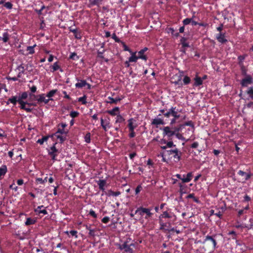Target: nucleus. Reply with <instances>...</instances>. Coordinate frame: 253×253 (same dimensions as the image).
I'll return each instance as SVG.
<instances>
[{"label": "nucleus", "instance_id": "f257e3e1", "mask_svg": "<svg viewBox=\"0 0 253 253\" xmlns=\"http://www.w3.org/2000/svg\"><path fill=\"white\" fill-rule=\"evenodd\" d=\"M183 128L182 124H179L176 126L170 127L169 126H165L163 129V135L167 136L170 139L175 134L180 133Z\"/></svg>", "mask_w": 253, "mask_h": 253}, {"label": "nucleus", "instance_id": "f03ea898", "mask_svg": "<svg viewBox=\"0 0 253 253\" xmlns=\"http://www.w3.org/2000/svg\"><path fill=\"white\" fill-rule=\"evenodd\" d=\"M151 211V209L150 208L140 207L135 211V214H138L141 217L144 218L145 219H148L152 217L153 215V213H152Z\"/></svg>", "mask_w": 253, "mask_h": 253}, {"label": "nucleus", "instance_id": "7ed1b4c3", "mask_svg": "<svg viewBox=\"0 0 253 253\" xmlns=\"http://www.w3.org/2000/svg\"><path fill=\"white\" fill-rule=\"evenodd\" d=\"M28 97V93L27 92L24 91L22 93L21 95L18 98V103L20 105L19 108L21 110H23L28 113H31L32 112L33 109L27 107L26 106V103L24 101L23 99H26Z\"/></svg>", "mask_w": 253, "mask_h": 253}, {"label": "nucleus", "instance_id": "20e7f679", "mask_svg": "<svg viewBox=\"0 0 253 253\" xmlns=\"http://www.w3.org/2000/svg\"><path fill=\"white\" fill-rule=\"evenodd\" d=\"M173 215V213L168 211H166L163 212L162 214H161L159 216V223L160 225V229L162 230L165 228V227H167V223H165L163 220V218H170L172 217V215Z\"/></svg>", "mask_w": 253, "mask_h": 253}, {"label": "nucleus", "instance_id": "39448f33", "mask_svg": "<svg viewBox=\"0 0 253 253\" xmlns=\"http://www.w3.org/2000/svg\"><path fill=\"white\" fill-rule=\"evenodd\" d=\"M131 247H134L135 244L131 243L128 244V240L125 241L122 244L118 245V248L121 251L124 250V252L126 253H134V251Z\"/></svg>", "mask_w": 253, "mask_h": 253}, {"label": "nucleus", "instance_id": "423d86ee", "mask_svg": "<svg viewBox=\"0 0 253 253\" xmlns=\"http://www.w3.org/2000/svg\"><path fill=\"white\" fill-rule=\"evenodd\" d=\"M216 235H214L213 236L207 235L205 237V239L203 242V244H206L207 242H210L211 243V245H208V247L209 250H211L212 251H213L216 248L217 242L215 239L213 238V237H214Z\"/></svg>", "mask_w": 253, "mask_h": 253}, {"label": "nucleus", "instance_id": "0eeeda50", "mask_svg": "<svg viewBox=\"0 0 253 253\" xmlns=\"http://www.w3.org/2000/svg\"><path fill=\"white\" fill-rule=\"evenodd\" d=\"M134 122L135 120L133 118H130L128 120V127L129 129V137L130 138H133L135 136V132H134V129L137 127V125L136 124H134Z\"/></svg>", "mask_w": 253, "mask_h": 253}, {"label": "nucleus", "instance_id": "6e6552de", "mask_svg": "<svg viewBox=\"0 0 253 253\" xmlns=\"http://www.w3.org/2000/svg\"><path fill=\"white\" fill-rule=\"evenodd\" d=\"M56 144V143H54L53 145L50 148V149L48 151V155L51 157L52 160L54 161L57 160L56 157L58 154L59 153L58 150L55 147V145Z\"/></svg>", "mask_w": 253, "mask_h": 253}, {"label": "nucleus", "instance_id": "1a4fd4ad", "mask_svg": "<svg viewBox=\"0 0 253 253\" xmlns=\"http://www.w3.org/2000/svg\"><path fill=\"white\" fill-rule=\"evenodd\" d=\"M253 83V79L251 75L247 76L243 78L240 82V84L242 87H247L249 84Z\"/></svg>", "mask_w": 253, "mask_h": 253}, {"label": "nucleus", "instance_id": "9d476101", "mask_svg": "<svg viewBox=\"0 0 253 253\" xmlns=\"http://www.w3.org/2000/svg\"><path fill=\"white\" fill-rule=\"evenodd\" d=\"M215 39L221 44L226 43L228 42L225 33L223 32H219L216 34L215 35Z\"/></svg>", "mask_w": 253, "mask_h": 253}, {"label": "nucleus", "instance_id": "9b49d317", "mask_svg": "<svg viewBox=\"0 0 253 253\" xmlns=\"http://www.w3.org/2000/svg\"><path fill=\"white\" fill-rule=\"evenodd\" d=\"M70 32L73 33L76 39L80 40L82 39V35L81 31H78L77 29L73 28L72 27L69 28Z\"/></svg>", "mask_w": 253, "mask_h": 253}, {"label": "nucleus", "instance_id": "f8f14e48", "mask_svg": "<svg viewBox=\"0 0 253 253\" xmlns=\"http://www.w3.org/2000/svg\"><path fill=\"white\" fill-rule=\"evenodd\" d=\"M10 37L11 36L7 32V30H5L2 34V37L0 36V41H2L4 43L8 42Z\"/></svg>", "mask_w": 253, "mask_h": 253}, {"label": "nucleus", "instance_id": "ddd939ff", "mask_svg": "<svg viewBox=\"0 0 253 253\" xmlns=\"http://www.w3.org/2000/svg\"><path fill=\"white\" fill-rule=\"evenodd\" d=\"M238 174L242 176H244L245 181L248 180L252 175L251 173H246L242 170H239L238 171Z\"/></svg>", "mask_w": 253, "mask_h": 253}, {"label": "nucleus", "instance_id": "4468645a", "mask_svg": "<svg viewBox=\"0 0 253 253\" xmlns=\"http://www.w3.org/2000/svg\"><path fill=\"white\" fill-rule=\"evenodd\" d=\"M173 154H174L173 158L175 162H179L181 160L182 153L178 150V149L175 148V151Z\"/></svg>", "mask_w": 253, "mask_h": 253}, {"label": "nucleus", "instance_id": "2eb2a0df", "mask_svg": "<svg viewBox=\"0 0 253 253\" xmlns=\"http://www.w3.org/2000/svg\"><path fill=\"white\" fill-rule=\"evenodd\" d=\"M151 124L152 125L158 126L160 125H165V123L163 119H162L161 118H157L154 119L152 120Z\"/></svg>", "mask_w": 253, "mask_h": 253}, {"label": "nucleus", "instance_id": "dca6fc26", "mask_svg": "<svg viewBox=\"0 0 253 253\" xmlns=\"http://www.w3.org/2000/svg\"><path fill=\"white\" fill-rule=\"evenodd\" d=\"M76 80L79 82L80 81V82H78L75 84V87L78 88H82L83 87L86 86V84H87V82L85 80H80L78 78H77Z\"/></svg>", "mask_w": 253, "mask_h": 253}, {"label": "nucleus", "instance_id": "f3484780", "mask_svg": "<svg viewBox=\"0 0 253 253\" xmlns=\"http://www.w3.org/2000/svg\"><path fill=\"white\" fill-rule=\"evenodd\" d=\"M183 178H182V183H187L190 182L193 177V173L192 172H188L185 177V175H183Z\"/></svg>", "mask_w": 253, "mask_h": 253}, {"label": "nucleus", "instance_id": "a211bd4d", "mask_svg": "<svg viewBox=\"0 0 253 253\" xmlns=\"http://www.w3.org/2000/svg\"><path fill=\"white\" fill-rule=\"evenodd\" d=\"M194 83L193 85L195 86H199L203 84V82L201 77H199L197 75H196L194 78Z\"/></svg>", "mask_w": 253, "mask_h": 253}, {"label": "nucleus", "instance_id": "6ab92c4d", "mask_svg": "<svg viewBox=\"0 0 253 253\" xmlns=\"http://www.w3.org/2000/svg\"><path fill=\"white\" fill-rule=\"evenodd\" d=\"M120 108L118 107H115L113 109L108 110L107 111L108 113L111 116H115L118 115V114H119Z\"/></svg>", "mask_w": 253, "mask_h": 253}, {"label": "nucleus", "instance_id": "aec40b11", "mask_svg": "<svg viewBox=\"0 0 253 253\" xmlns=\"http://www.w3.org/2000/svg\"><path fill=\"white\" fill-rule=\"evenodd\" d=\"M105 50L103 49L102 51L98 50L97 52V58H101L104 60L105 62H108L109 61V59L107 58H105L103 56V53L105 52Z\"/></svg>", "mask_w": 253, "mask_h": 253}, {"label": "nucleus", "instance_id": "412c9836", "mask_svg": "<svg viewBox=\"0 0 253 253\" xmlns=\"http://www.w3.org/2000/svg\"><path fill=\"white\" fill-rule=\"evenodd\" d=\"M131 54V56L128 58V60L130 62H136L137 60L139 59L138 56L136 55V52H132L130 53Z\"/></svg>", "mask_w": 253, "mask_h": 253}, {"label": "nucleus", "instance_id": "4be33fe9", "mask_svg": "<svg viewBox=\"0 0 253 253\" xmlns=\"http://www.w3.org/2000/svg\"><path fill=\"white\" fill-rule=\"evenodd\" d=\"M88 2L87 6L88 7L90 8L93 6H98V0H86Z\"/></svg>", "mask_w": 253, "mask_h": 253}, {"label": "nucleus", "instance_id": "5701e85b", "mask_svg": "<svg viewBox=\"0 0 253 253\" xmlns=\"http://www.w3.org/2000/svg\"><path fill=\"white\" fill-rule=\"evenodd\" d=\"M171 114V116L173 117V118L177 120L180 117V115L178 113L176 109V107H173V110H171L170 112Z\"/></svg>", "mask_w": 253, "mask_h": 253}, {"label": "nucleus", "instance_id": "b1692460", "mask_svg": "<svg viewBox=\"0 0 253 253\" xmlns=\"http://www.w3.org/2000/svg\"><path fill=\"white\" fill-rule=\"evenodd\" d=\"M9 102L12 103L13 105H16L17 102H18V99L17 96H12L11 97L9 98L8 99L6 104L8 105Z\"/></svg>", "mask_w": 253, "mask_h": 253}, {"label": "nucleus", "instance_id": "393cba45", "mask_svg": "<svg viewBox=\"0 0 253 253\" xmlns=\"http://www.w3.org/2000/svg\"><path fill=\"white\" fill-rule=\"evenodd\" d=\"M7 171V168L6 165H2L0 167V177L4 176Z\"/></svg>", "mask_w": 253, "mask_h": 253}, {"label": "nucleus", "instance_id": "a878e982", "mask_svg": "<svg viewBox=\"0 0 253 253\" xmlns=\"http://www.w3.org/2000/svg\"><path fill=\"white\" fill-rule=\"evenodd\" d=\"M46 95L44 93H42L38 95L37 102L39 104L43 103Z\"/></svg>", "mask_w": 253, "mask_h": 253}, {"label": "nucleus", "instance_id": "bb28decb", "mask_svg": "<svg viewBox=\"0 0 253 253\" xmlns=\"http://www.w3.org/2000/svg\"><path fill=\"white\" fill-rule=\"evenodd\" d=\"M105 194L108 196H118L121 194V192L120 191L114 192L112 190H109L107 193H105Z\"/></svg>", "mask_w": 253, "mask_h": 253}, {"label": "nucleus", "instance_id": "cd10ccee", "mask_svg": "<svg viewBox=\"0 0 253 253\" xmlns=\"http://www.w3.org/2000/svg\"><path fill=\"white\" fill-rule=\"evenodd\" d=\"M240 67V70L241 72V75L244 76H249L250 75L247 74V69L245 67L244 65H242L239 66Z\"/></svg>", "mask_w": 253, "mask_h": 253}, {"label": "nucleus", "instance_id": "c85d7f7f", "mask_svg": "<svg viewBox=\"0 0 253 253\" xmlns=\"http://www.w3.org/2000/svg\"><path fill=\"white\" fill-rule=\"evenodd\" d=\"M52 69V72L56 71L58 70H60L61 72H63V70L61 69L60 65L58 64V62H55L53 65L51 66Z\"/></svg>", "mask_w": 253, "mask_h": 253}, {"label": "nucleus", "instance_id": "c756f323", "mask_svg": "<svg viewBox=\"0 0 253 253\" xmlns=\"http://www.w3.org/2000/svg\"><path fill=\"white\" fill-rule=\"evenodd\" d=\"M108 99L110 100L108 102L110 104H117L118 102L121 101L122 99V98L119 97L113 98L111 97H108Z\"/></svg>", "mask_w": 253, "mask_h": 253}, {"label": "nucleus", "instance_id": "7c9ffc66", "mask_svg": "<svg viewBox=\"0 0 253 253\" xmlns=\"http://www.w3.org/2000/svg\"><path fill=\"white\" fill-rule=\"evenodd\" d=\"M247 56V55L246 54H244L240 55L238 57V64L239 66L244 65L243 61L245 59Z\"/></svg>", "mask_w": 253, "mask_h": 253}, {"label": "nucleus", "instance_id": "2f4dec72", "mask_svg": "<svg viewBox=\"0 0 253 253\" xmlns=\"http://www.w3.org/2000/svg\"><path fill=\"white\" fill-rule=\"evenodd\" d=\"M137 56L139 59H141L145 61H146L147 60V57L145 55H144V52L141 50L138 51Z\"/></svg>", "mask_w": 253, "mask_h": 253}, {"label": "nucleus", "instance_id": "473e14b6", "mask_svg": "<svg viewBox=\"0 0 253 253\" xmlns=\"http://www.w3.org/2000/svg\"><path fill=\"white\" fill-rule=\"evenodd\" d=\"M57 92V89H52L47 92L46 94V97L50 98H52V97L55 95V94Z\"/></svg>", "mask_w": 253, "mask_h": 253}, {"label": "nucleus", "instance_id": "72a5a7b5", "mask_svg": "<svg viewBox=\"0 0 253 253\" xmlns=\"http://www.w3.org/2000/svg\"><path fill=\"white\" fill-rule=\"evenodd\" d=\"M244 228L248 229H251L253 228V219L250 218L249 220V223L244 224Z\"/></svg>", "mask_w": 253, "mask_h": 253}, {"label": "nucleus", "instance_id": "f704fd0d", "mask_svg": "<svg viewBox=\"0 0 253 253\" xmlns=\"http://www.w3.org/2000/svg\"><path fill=\"white\" fill-rule=\"evenodd\" d=\"M36 222V220L34 219L31 218V217H28L26 219V221L25 222L26 225H30L35 224Z\"/></svg>", "mask_w": 253, "mask_h": 253}, {"label": "nucleus", "instance_id": "c9c22d12", "mask_svg": "<svg viewBox=\"0 0 253 253\" xmlns=\"http://www.w3.org/2000/svg\"><path fill=\"white\" fill-rule=\"evenodd\" d=\"M49 138L48 136H42L41 139H39L37 141V143H39L40 145H42L43 144L44 141H46Z\"/></svg>", "mask_w": 253, "mask_h": 253}, {"label": "nucleus", "instance_id": "e433bc0d", "mask_svg": "<svg viewBox=\"0 0 253 253\" xmlns=\"http://www.w3.org/2000/svg\"><path fill=\"white\" fill-rule=\"evenodd\" d=\"M125 119L120 115H118L116 117L115 123H122L125 121Z\"/></svg>", "mask_w": 253, "mask_h": 253}, {"label": "nucleus", "instance_id": "4c0bfd02", "mask_svg": "<svg viewBox=\"0 0 253 253\" xmlns=\"http://www.w3.org/2000/svg\"><path fill=\"white\" fill-rule=\"evenodd\" d=\"M168 139H169L168 138ZM169 141H168L167 142V147L168 148H172V147H175L176 145L174 144L173 141L171 140V137L170 138V139H169Z\"/></svg>", "mask_w": 253, "mask_h": 253}, {"label": "nucleus", "instance_id": "58836bf2", "mask_svg": "<svg viewBox=\"0 0 253 253\" xmlns=\"http://www.w3.org/2000/svg\"><path fill=\"white\" fill-rule=\"evenodd\" d=\"M86 99V96L84 95L83 97L78 98V101L81 102L82 104L85 105L87 103Z\"/></svg>", "mask_w": 253, "mask_h": 253}, {"label": "nucleus", "instance_id": "ea45409f", "mask_svg": "<svg viewBox=\"0 0 253 253\" xmlns=\"http://www.w3.org/2000/svg\"><path fill=\"white\" fill-rule=\"evenodd\" d=\"M36 46V44H34L33 46H27V50L29 51V54H33L35 53L34 47Z\"/></svg>", "mask_w": 253, "mask_h": 253}, {"label": "nucleus", "instance_id": "a19ab883", "mask_svg": "<svg viewBox=\"0 0 253 253\" xmlns=\"http://www.w3.org/2000/svg\"><path fill=\"white\" fill-rule=\"evenodd\" d=\"M182 125L183 126V128H184L185 126H190L192 127L193 129H194V125L191 121L186 122L182 124Z\"/></svg>", "mask_w": 253, "mask_h": 253}, {"label": "nucleus", "instance_id": "79ce46f5", "mask_svg": "<svg viewBox=\"0 0 253 253\" xmlns=\"http://www.w3.org/2000/svg\"><path fill=\"white\" fill-rule=\"evenodd\" d=\"M247 93L249 95L250 97L253 100V86L248 88L247 91Z\"/></svg>", "mask_w": 253, "mask_h": 253}, {"label": "nucleus", "instance_id": "37998d69", "mask_svg": "<svg viewBox=\"0 0 253 253\" xmlns=\"http://www.w3.org/2000/svg\"><path fill=\"white\" fill-rule=\"evenodd\" d=\"M80 113L78 111H72L70 113V116L72 117L73 119L78 117Z\"/></svg>", "mask_w": 253, "mask_h": 253}, {"label": "nucleus", "instance_id": "c03bdc74", "mask_svg": "<svg viewBox=\"0 0 253 253\" xmlns=\"http://www.w3.org/2000/svg\"><path fill=\"white\" fill-rule=\"evenodd\" d=\"M68 132V130H67L66 131L63 128H58L56 132L55 133V134H57V133H60L61 134H65L66 135Z\"/></svg>", "mask_w": 253, "mask_h": 253}, {"label": "nucleus", "instance_id": "a18cd8bd", "mask_svg": "<svg viewBox=\"0 0 253 253\" xmlns=\"http://www.w3.org/2000/svg\"><path fill=\"white\" fill-rule=\"evenodd\" d=\"M173 107H171L168 111L165 112L164 114V116L167 118H169L170 116H171V114L170 113L171 110H173Z\"/></svg>", "mask_w": 253, "mask_h": 253}, {"label": "nucleus", "instance_id": "49530a36", "mask_svg": "<svg viewBox=\"0 0 253 253\" xmlns=\"http://www.w3.org/2000/svg\"><path fill=\"white\" fill-rule=\"evenodd\" d=\"M16 70H18L19 71V72H20V73H23V74H24L25 71L24 66L23 64H21L20 65L18 66V67L16 68Z\"/></svg>", "mask_w": 253, "mask_h": 253}, {"label": "nucleus", "instance_id": "de8ad7c7", "mask_svg": "<svg viewBox=\"0 0 253 253\" xmlns=\"http://www.w3.org/2000/svg\"><path fill=\"white\" fill-rule=\"evenodd\" d=\"M98 186H105L106 184V180L105 179H99L97 181Z\"/></svg>", "mask_w": 253, "mask_h": 253}, {"label": "nucleus", "instance_id": "09e8293b", "mask_svg": "<svg viewBox=\"0 0 253 253\" xmlns=\"http://www.w3.org/2000/svg\"><path fill=\"white\" fill-rule=\"evenodd\" d=\"M183 82L185 85H187L190 83L191 79L188 76H185L183 79Z\"/></svg>", "mask_w": 253, "mask_h": 253}, {"label": "nucleus", "instance_id": "8fccbe9b", "mask_svg": "<svg viewBox=\"0 0 253 253\" xmlns=\"http://www.w3.org/2000/svg\"><path fill=\"white\" fill-rule=\"evenodd\" d=\"M90 136L91 134L90 132L86 133L84 136L85 141L87 143H89L90 142Z\"/></svg>", "mask_w": 253, "mask_h": 253}, {"label": "nucleus", "instance_id": "3c124183", "mask_svg": "<svg viewBox=\"0 0 253 253\" xmlns=\"http://www.w3.org/2000/svg\"><path fill=\"white\" fill-rule=\"evenodd\" d=\"M124 47V51H128L129 53H131V50L128 47V46L126 45V44L124 42H121Z\"/></svg>", "mask_w": 253, "mask_h": 253}, {"label": "nucleus", "instance_id": "603ef678", "mask_svg": "<svg viewBox=\"0 0 253 253\" xmlns=\"http://www.w3.org/2000/svg\"><path fill=\"white\" fill-rule=\"evenodd\" d=\"M69 58L75 60L79 59V57L77 56V54L75 52H73L70 54Z\"/></svg>", "mask_w": 253, "mask_h": 253}, {"label": "nucleus", "instance_id": "864d4df0", "mask_svg": "<svg viewBox=\"0 0 253 253\" xmlns=\"http://www.w3.org/2000/svg\"><path fill=\"white\" fill-rule=\"evenodd\" d=\"M192 21V18H185L182 21V23L184 26L187 25L191 23Z\"/></svg>", "mask_w": 253, "mask_h": 253}, {"label": "nucleus", "instance_id": "5fc2aeb1", "mask_svg": "<svg viewBox=\"0 0 253 253\" xmlns=\"http://www.w3.org/2000/svg\"><path fill=\"white\" fill-rule=\"evenodd\" d=\"M3 5L8 9H12L13 6V4L10 2H5Z\"/></svg>", "mask_w": 253, "mask_h": 253}, {"label": "nucleus", "instance_id": "6e6d98bb", "mask_svg": "<svg viewBox=\"0 0 253 253\" xmlns=\"http://www.w3.org/2000/svg\"><path fill=\"white\" fill-rule=\"evenodd\" d=\"M112 38L114 39L116 42L121 43L122 42L119 39V38L116 36V35L115 33H114L112 35Z\"/></svg>", "mask_w": 253, "mask_h": 253}, {"label": "nucleus", "instance_id": "4d7b16f0", "mask_svg": "<svg viewBox=\"0 0 253 253\" xmlns=\"http://www.w3.org/2000/svg\"><path fill=\"white\" fill-rule=\"evenodd\" d=\"M29 96L30 97V99L32 101H33V100L37 101L38 95H35L34 93H29Z\"/></svg>", "mask_w": 253, "mask_h": 253}, {"label": "nucleus", "instance_id": "13d9d810", "mask_svg": "<svg viewBox=\"0 0 253 253\" xmlns=\"http://www.w3.org/2000/svg\"><path fill=\"white\" fill-rule=\"evenodd\" d=\"M181 77H179V79L176 81H174L173 82V84H175V85H178L179 87H181L182 86V83L181 82Z\"/></svg>", "mask_w": 253, "mask_h": 253}, {"label": "nucleus", "instance_id": "bf43d9fd", "mask_svg": "<svg viewBox=\"0 0 253 253\" xmlns=\"http://www.w3.org/2000/svg\"><path fill=\"white\" fill-rule=\"evenodd\" d=\"M142 187L141 185H138L136 187L135 190V194H136V195L138 194L140 192V191L142 190Z\"/></svg>", "mask_w": 253, "mask_h": 253}, {"label": "nucleus", "instance_id": "052dcab7", "mask_svg": "<svg viewBox=\"0 0 253 253\" xmlns=\"http://www.w3.org/2000/svg\"><path fill=\"white\" fill-rule=\"evenodd\" d=\"M247 212L244 209L240 210L238 211V216L240 217L242 214L246 213Z\"/></svg>", "mask_w": 253, "mask_h": 253}, {"label": "nucleus", "instance_id": "680f3d73", "mask_svg": "<svg viewBox=\"0 0 253 253\" xmlns=\"http://www.w3.org/2000/svg\"><path fill=\"white\" fill-rule=\"evenodd\" d=\"M89 214L94 218L97 217V214L93 210H90L89 212Z\"/></svg>", "mask_w": 253, "mask_h": 253}, {"label": "nucleus", "instance_id": "e2e57ef3", "mask_svg": "<svg viewBox=\"0 0 253 253\" xmlns=\"http://www.w3.org/2000/svg\"><path fill=\"white\" fill-rule=\"evenodd\" d=\"M56 137L58 139L60 140L61 143H62L66 139L65 137H64L63 136L60 135H56Z\"/></svg>", "mask_w": 253, "mask_h": 253}, {"label": "nucleus", "instance_id": "0e129e2a", "mask_svg": "<svg viewBox=\"0 0 253 253\" xmlns=\"http://www.w3.org/2000/svg\"><path fill=\"white\" fill-rule=\"evenodd\" d=\"M70 233L72 236H75L76 238H78V232L76 230H71Z\"/></svg>", "mask_w": 253, "mask_h": 253}, {"label": "nucleus", "instance_id": "69168bd1", "mask_svg": "<svg viewBox=\"0 0 253 253\" xmlns=\"http://www.w3.org/2000/svg\"><path fill=\"white\" fill-rule=\"evenodd\" d=\"M110 220V218L108 216H105L102 219V222L104 223H107Z\"/></svg>", "mask_w": 253, "mask_h": 253}, {"label": "nucleus", "instance_id": "338daca9", "mask_svg": "<svg viewBox=\"0 0 253 253\" xmlns=\"http://www.w3.org/2000/svg\"><path fill=\"white\" fill-rule=\"evenodd\" d=\"M174 135H175L178 139L183 140L184 139L182 135L180 133H176Z\"/></svg>", "mask_w": 253, "mask_h": 253}, {"label": "nucleus", "instance_id": "774afa93", "mask_svg": "<svg viewBox=\"0 0 253 253\" xmlns=\"http://www.w3.org/2000/svg\"><path fill=\"white\" fill-rule=\"evenodd\" d=\"M95 230L94 229H91L89 231L88 234L90 236L94 237L95 236Z\"/></svg>", "mask_w": 253, "mask_h": 253}]
</instances>
